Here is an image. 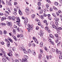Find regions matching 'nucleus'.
<instances>
[{
  "instance_id": "nucleus-23",
  "label": "nucleus",
  "mask_w": 62,
  "mask_h": 62,
  "mask_svg": "<svg viewBox=\"0 0 62 62\" xmlns=\"http://www.w3.org/2000/svg\"><path fill=\"white\" fill-rule=\"evenodd\" d=\"M44 48L45 50H46V51L47 52H48V49L47 48L46 46L44 47Z\"/></svg>"
},
{
  "instance_id": "nucleus-38",
  "label": "nucleus",
  "mask_w": 62,
  "mask_h": 62,
  "mask_svg": "<svg viewBox=\"0 0 62 62\" xmlns=\"http://www.w3.org/2000/svg\"><path fill=\"white\" fill-rule=\"evenodd\" d=\"M43 32L42 31V30H41L40 31V34H42V35H43Z\"/></svg>"
},
{
  "instance_id": "nucleus-5",
  "label": "nucleus",
  "mask_w": 62,
  "mask_h": 62,
  "mask_svg": "<svg viewBox=\"0 0 62 62\" xmlns=\"http://www.w3.org/2000/svg\"><path fill=\"white\" fill-rule=\"evenodd\" d=\"M7 24L9 26H12V24L11 22H8L7 23Z\"/></svg>"
},
{
  "instance_id": "nucleus-21",
  "label": "nucleus",
  "mask_w": 62,
  "mask_h": 62,
  "mask_svg": "<svg viewBox=\"0 0 62 62\" xmlns=\"http://www.w3.org/2000/svg\"><path fill=\"white\" fill-rule=\"evenodd\" d=\"M34 41L36 42V43H37V44H38V43H39V41H38L37 40V39L34 40Z\"/></svg>"
},
{
  "instance_id": "nucleus-8",
  "label": "nucleus",
  "mask_w": 62,
  "mask_h": 62,
  "mask_svg": "<svg viewBox=\"0 0 62 62\" xmlns=\"http://www.w3.org/2000/svg\"><path fill=\"white\" fill-rule=\"evenodd\" d=\"M54 20L56 21L57 22H59V19L57 17H55L54 18Z\"/></svg>"
},
{
  "instance_id": "nucleus-46",
  "label": "nucleus",
  "mask_w": 62,
  "mask_h": 62,
  "mask_svg": "<svg viewBox=\"0 0 62 62\" xmlns=\"http://www.w3.org/2000/svg\"><path fill=\"white\" fill-rule=\"evenodd\" d=\"M49 56H48V55H47L46 56V58L48 60H49Z\"/></svg>"
},
{
  "instance_id": "nucleus-13",
  "label": "nucleus",
  "mask_w": 62,
  "mask_h": 62,
  "mask_svg": "<svg viewBox=\"0 0 62 62\" xmlns=\"http://www.w3.org/2000/svg\"><path fill=\"white\" fill-rule=\"evenodd\" d=\"M2 61L3 62H6L7 61V59L5 58H3L2 59Z\"/></svg>"
},
{
  "instance_id": "nucleus-44",
  "label": "nucleus",
  "mask_w": 62,
  "mask_h": 62,
  "mask_svg": "<svg viewBox=\"0 0 62 62\" xmlns=\"http://www.w3.org/2000/svg\"><path fill=\"white\" fill-rule=\"evenodd\" d=\"M32 44V43L31 42H30L28 44V45L29 47H30L31 46Z\"/></svg>"
},
{
  "instance_id": "nucleus-63",
  "label": "nucleus",
  "mask_w": 62,
  "mask_h": 62,
  "mask_svg": "<svg viewBox=\"0 0 62 62\" xmlns=\"http://www.w3.org/2000/svg\"><path fill=\"white\" fill-rule=\"evenodd\" d=\"M17 4V2H15L14 3V5L15 6Z\"/></svg>"
},
{
  "instance_id": "nucleus-48",
  "label": "nucleus",
  "mask_w": 62,
  "mask_h": 62,
  "mask_svg": "<svg viewBox=\"0 0 62 62\" xmlns=\"http://www.w3.org/2000/svg\"><path fill=\"white\" fill-rule=\"evenodd\" d=\"M4 15L5 16H6V17H8V14L7 13L4 14Z\"/></svg>"
},
{
  "instance_id": "nucleus-49",
  "label": "nucleus",
  "mask_w": 62,
  "mask_h": 62,
  "mask_svg": "<svg viewBox=\"0 0 62 62\" xmlns=\"http://www.w3.org/2000/svg\"><path fill=\"white\" fill-rule=\"evenodd\" d=\"M58 41H58V39H56L55 40V42H56V43H57Z\"/></svg>"
},
{
  "instance_id": "nucleus-39",
  "label": "nucleus",
  "mask_w": 62,
  "mask_h": 62,
  "mask_svg": "<svg viewBox=\"0 0 62 62\" xmlns=\"http://www.w3.org/2000/svg\"><path fill=\"white\" fill-rule=\"evenodd\" d=\"M17 24L19 26V27L21 26H22V25H21V24L19 23H17Z\"/></svg>"
},
{
  "instance_id": "nucleus-36",
  "label": "nucleus",
  "mask_w": 62,
  "mask_h": 62,
  "mask_svg": "<svg viewBox=\"0 0 62 62\" xmlns=\"http://www.w3.org/2000/svg\"><path fill=\"white\" fill-rule=\"evenodd\" d=\"M42 56L41 55V54H40L39 55V58H41V57Z\"/></svg>"
},
{
  "instance_id": "nucleus-41",
  "label": "nucleus",
  "mask_w": 62,
  "mask_h": 62,
  "mask_svg": "<svg viewBox=\"0 0 62 62\" xmlns=\"http://www.w3.org/2000/svg\"><path fill=\"white\" fill-rule=\"evenodd\" d=\"M57 28L59 30H62V28H61V27H57Z\"/></svg>"
},
{
  "instance_id": "nucleus-2",
  "label": "nucleus",
  "mask_w": 62,
  "mask_h": 62,
  "mask_svg": "<svg viewBox=\"0 0 62 62\" xmlns=\"http://www.w3.org/2000/svg\"><path fill=\"white\" fill-rule=\"evenodd\" d=\"M56 53L57 54H62V52L60 51H59L57 48H56L55 50Z\"/></svg>"
},
{
  "instance_id": "nucleus-42",
  "label": "nucleus",
  "mask_w": 62,
  "mask_h": 62,
  "mask_svg": "<svg viewBox=\"0 0 62 62\" xmlns=\"http://www.w3.org/2000/svg\"><path fill=\"white\" fill-rule=\"evenodd\" d=\"M28 53H29V54H30L31 53V51L30 50V49H29L28 50Z\"/></svg>"
},
{
  "instance_id": "nucleus-4",
  "label": "nucleus",
  "mask_w": 62,
  "mask_h": 62,
  "mask_svg": "<svg viewBox=\"0 0 62 62\" xmlns=\"http://www.w3.org/2000/svg\"><path fill=\"white\" fill-rule=\"evenodd\" d=\"M28 22V18L26 17L24 21V23H25V25H26L27 24V23Z\"/></svg>"
},
{
  "instance_id": "nucleus-50",
  "label": "nucleus",
  "mask_w": 62,
  "mask_h": 62,
  "mask_svg": "<svg viewBox=\"0 0 62 62\" xmlns=\"http://www.w3.org/2000/svg\"><path fill=\"white\" fill-rule=\"evenodd\" d=\"M7 31L5 30H4V34H7Z\"/></svg>"
},
{
  "instance_id": "nucleus-28",
  "label": "nucleus",
  "mask_w": 62,
  "mask_h": 62,
  "mask_svg": "<svg viewBox=\"0 0 62 62\" xmlns=\"http://www.w3.org/2000/svg\"><path fill=\"white\" fill-rule=\"evenodd\" d=\"M13 33L15 34V35L16 34V31L14 29L13 30Z\"/></svg>"
},
{
  "instance_id": "nucleus-11",
  "label": "nucleus",
  "mask_w": 62,
  "mask_h": 62,
  "mask_svg": "<svg viewBox=\"0 0 62 62\" xmlns=\"http://www.w3.org/2000/svg\"><path fill=\"white\" fill-rule=\"evenodd\" d=\"M31 53L34 54V55H36V53H35V51L34 50H32L31 51Z\"/></svg>"
},
{
  "instance_id": "nucleus-64",
  "label": "nucleus",
  "mask_w": 62,
  "mask_h": 62,
  "mask_svg": "<svg viewBox=\"0 0 62 62\" xmlns=\"http://www.w3.org/2000/svg\"><path fill=\"white\" fill-rule=\"evenodd\" d=\"M10 44V42L9 41H8L7 43V45Z\"/></svg>"
},
{
  "instance_id": "nucleus-32",
  "label": "nucleus",
  "mask_w": 62,
  "mask_h": 62,
  "mask_svg": "<svg viewBox=\"0 0 62 62\" xmlns=\"http://www.w3.org/2000/svg\"><path fill=\"white\" fill-rule=\"evenodd\" d=\"M59 57L60 59H62V56L61 55H60L59 56Z\"/></svg>"
},
{
  "instance_id": "nucleus-6",
  "label": "nucleus",
  "mask_w": 62,
  "mask_h": 62,
  "mask_svg": "<svg viewBox=\"0 0 62 62\" xmlns=\"http://www.w3.org/2000/svg\"><path fill=\"white\" fill-rule=\"evenodd\" d=\"M28 27L30 28H31V30H33V26H30V24H28Z\"/></svg>"
},
{
  "instance_id": "nucleus-59",
  "label": "nucleus",
  "mask_w": 62,
  "mask_h": 62,
  "mask_svg": "<svg viewBox=\"0 0 62 62\" xmlns=\"http://www.w3.org/2000/svg\"><path fill=\"white\" fill-rule=\"evenodd\" d=\"M44 23H46L47 22V21L46 20H44Z\"/></svg>"
},
{
  "instance_id": "nucleus-18",
  "label": "nucleus",
  "mask_w": 62,
  "mask_h": 62,
  "mask_svg": "<svg viewBox=\"0 0 62 62\" xmlns=\"http://www.w3.org/2000/svg\"><path fill=\"white\" fill-rule=\"evenodd\" d=\"M8 39L9 40H10V41L11 42H13V41L12 40V39H10V38H8Z\"/></svg>"
},
{
  "instance_id": "nucleus-7",
  "label": "nucleus",
  "mask_w": 62,
  "mask_h": 62,
  "mask_svg": "<svg viewBox=\"0 0 62 62\" xmlns=\"http://www.w3.org/2000/svg\"><path fill=\"white\" fill-rule=\"evenodd\" d=\"M16 19L17 20V21H16L17 23H19L20 22V19L19 18L16 17Z\"/></svg>"
},
{
  "instance_id": "nucleus-57",
  "label": "nucleus",
  "mask_w": 62,
  "mask_h": 62,
  "mask_svg": "<svg viewBox=\"0 0 62 62\" xmlns=\"http://www.w3.org/2000/svg\"><path fill=\"white\" fill-rule=\"evenodd\" d=\"M38 24L39 25V26H40V25H41V23L39 22H38Z\"/></svg>"
},
{
  "instance_id": "nucleus-14",
  "label": "nucleus",
  "mask_w": 62,
  "mask_h": 62,
  "mask_svg": "<svg viewBox=\"0 0 62 62\" xmlns=\"http://www.w3.org/2000/svg\"><path fill=\"white\" fill-rule=\"evenodd\" d=\"M18 12L19 14L20 15H23V13H22V12L21 11V10H19V11H18Z\"/></svg>"
},
{
  "instance_id": "nucleus-17",
  "label": "nucleus",
  "mask_w": 62,
  "mask_h": 62,
  "mask_svg": "<svg viewBox=\"0 0 62 62\" xmlns=\"http://www.w3.org/2000/svg\"><path fill=\"white\" fill-rule=\"evenodd\" d=\"M54 36L55 37H57V38L58 39H59L60 38L58 37V34H55L54 35Z\"/></svg>"
},
{
  "instance_id": "nucleus-31",
  "label": "nucleus",
  "mask_w": 62,
  "mask_h": 62,
  "mask_svg": "<svg viewBox=\"0 0 62 62\" xmlns=\"http://www.w3.org/2000/svg\"><path fill=\"white\" fill-rule=\"evenodd\" d=\"M41 4L40 2H39L38 3V5L39 6H41Z\"/></svg>"
},
{
  "instance_id": "nucleus-15",
  "label": "nucleus",
  "mask_w": 62,
  "mask_h": 62,
  "mask_svg": "<svg viewBox=\"0 0 62 62\" xmlns=\"http://www.w3.org/2000/svg\"><path fill=\"white\" fill-rule=\"evenodd\" d=\"M44 16L43 15H41V16L39 15V17L40 18H41L43 20L44 19V17H43Z\"/></svg>"
},
{
  "instance_id": "nucleus-22",
  "label": "nucleus",
  "mask_w": 62,
  "mask_h": 62,
  "mask_svg": "<svg viewBox=\"0 0 62 62\" xmlns=\"http://www.w3.org/2000/svg\"><path fill=\"white\" fill-rule=\"evenodd\" d=\"M43 13V10L42 9H41L40 10V14H42Z\"/></svg>"
},
{
  "instance_id": "nucleus-3",
  "label": "nucleus",
  "mask_w": 62,
  "mask_h": 62,
  "mask_svg": "<svg viewBox=\"0 0 62 62\" xmlns=\"http://www.w3.org/2000/svg\"><path fill=\"white\" fill-rule=\"evenodd\" d=\"M20 49H21V50L22 51H23V52L25 53V54H26L27 53V51H25V49L23 47H21Z\"/></svg>"
},
{
  "instance_id": "nucleus-1",
  "label": "nucleus",
  "mask_w": 62,
  "mask_h": 62,
  "mask_svg": "<svg viewBox=\"0 0 62 62\" xmlns=\"http://www.w3.org/2000/svg\"><path fill=\"white\" fill-rule=\"evenodd\" d=\"M24 59H23L22 60H20V61L21 62H27V59L28 58V57L26 56H24Z\"/></svg>"
},
{
  "instance_id": "nucleus-53",
  "label": "nucleus",
  "mask_w": 62,
  "mask_h": 62,
  "mask_svg": "<svg viewBox=\"0 0 62 62\" xmlns=\"http://www.w3.org/2000/svg\"><path fill=\"white\" fill-rule=\"evenodd\" d=\"M50 43L51 44H53V45L54 44V43L53 41H51V42H50Z\"/></svg>"
},
{
  "instance_id": "nucleus-25",
  "label": "nucleus",
  "mask_w": 62,
  "mask_h": 62,
  "mask_svg": "<svg viewBox=\"0 0 62 62\" xmlns=\"http://www.w3.org/2000/svg\"><path fill=\"white\" fill-rule=\"evenodd\" d=\"M6 59H7L8 60V61H10V58H9V57H8L7 56L6 57Z\"/></svg>"
},
{
  "instance_id": "nucleus-19",
  "label": "nucleus",
  "mask_w": 62,
  "mask_h": 62,
  "mask_svg": "<svg viewBox=\"0 0 62 62\" xmlns=\"http://www.w3.org/2000/svg\"><path fill=\"white\" fill-rule=\"evenodd\" d=\"M45 30H46L47 31L48 30H49V27L48 26H46L45 27Z\"/></svg>"
},
{
  "instance_id": "nucleus-33",
  "label": "nucleus",
  "mask_w": 62,
  "mask_h": 62,
  "mask_svg": "<svg viewBox=\"0 0 62 62\" xmlns=\"http://www.w3.org/2000/svg\"><path fill=\"white\" fill-rule=\"evenodd\" d=\"M40 52L41 54H42L43 53V50L42 49H41L40 50Z\"/></svg>"
},
{
  "instance_id": "nucleus-55",
  "label": "nucleus",
  "mask_w": 62,
  "mask_h": 62,
  "mask_svg": "<svg viewBox=\"0 0 62 62\" xmlns=\"http://www.w3.org/2000/svg\"><path fill=\"white\" fill-rule=\"evenodd\" d=\"M14 10L16 12H17V9L16 8H15L14 9Z\"/></svg>"
},
{
  "instance_id": "nucleus-37",
  "label": "nucleus",
  "mask_w": 62,
  "mask_h": 62,
  "mask_svg": "<svg viewBox=\"0 0 62 62\" xmlns=\"http://www.w3.org/2000/svg\"><path fill=\"white\" fill-rule=\"evenodd\" d=\"M53 9H55V10H58V9L56 8L55 7H53Z\"/></svg>"
},
{
  "instance_id": "nucleus-35",
  "label": "nucleus",
  "mask_w": 62,
  "mask_h": 62,
  "mask_svg": "<svg viewBox=\"0 0 62 62\" xmlns=\"http://www.w3.org/2000/svg\"><path fill=\"white\" fill-rule=\"evenodd\" d=\"M61 43V42H59V43H58L57 44V46H60Z\"/></svg>"
},
{
  "instance_id": "nucleus-61",
  "label": "nucleus",
  "mask_w": 62,
  "mask_h": 62,
  "mask_svg": "<svg viewBox=\"0 0 62 62\" xmlns=\"http://www.w3.org/2000/svg\"><path fill=\"white\" fill-rule=\"evenodd\" d=\"M48 19L50 20H52V18L51 17H48Z\"/></svg>"
},
{
  "instance_id": "nucleus-45",
  "label": "nucleus",
  "mask_w": 62,
  "mask_h": 62,
  "mask_svg": "<svg viewBox=\"0 0 62 62\" xmlns=\"http://www.w3.org/2000/svg\"><path fill=\"white\" fill-rule=\"evenodd\" d=\"M12 19L13 20H15V17L14 16H12Z\"/></svg>"
},
{
  "instance_id": "nucleus-62",
  "label": "nucleus",
  "mask_w": 62,
  "mask_h": 62,
  "mask_svg": "<svg viewBox=\"0 0 62 62\" xmlns=\"http://www.w3.org/2000/svg\"><path fill=\"white\" fill-rule=\"evenodd\" d=\"M39 29V27L37 26L36 27V30H38Z\"/></svg>"
},
{
  "instance_id": "nucleus-58",
  "label": "nucleus",
  "mask_w": 62,
  "mask_h": 62,
  "mask_svg": "<svg viewBox=\"0 0 62 62\" xmlns=\"http://www.w3.org/2000/svg\"><path fill=\"white\" fill-rule=\"evenodd\" d=\"M0 15H1V16H3L4 15V14L2 13H0Z\"/></svg>"
},
{
  "instance_id": "nucleus-12",
  "label": "nucleus",
  "mask_w": 62,
  "mask_h": 62,
  "mask_svg": "<svg viewBox=\"0 0 62 62\" xmlns=\"http://www.w3.org/2000/svg\"><path fill=\"white\" fill-rule=\"evenodd\" d=\"M43 42H41L40 44V46L41 47H42L43 46Z\"/></svg>"
},
{
  "instance_id": "nucleus-51",
  "label": "nucleus",
  "mask_w": 62,
  "mask_h": 62,
  "mask_svg": "<svg viewBox=\"0 0 62 62\" xmlns=\"http://www.w3.org/2000/svg\"><path fill=\"white\" fill-rule=\"evenodd\" d=\"M46 7L47 8H48L49 7V4H46Z\"/></svg>"
},
{
  "instance_id": "nucleus-30",
  "label": "nucleus",
  "mask_w": 62,
  "mask_h": 62,
  "mask_svg": "<svg viewBox=\"0 0 62 62\" xmlns=\"http://www.w3.org/2000/svg\"><path fill=\"white\" fill-rule=\"evenodd\" d=\"M20 37L21 38V39H23V35H22V34H20Z\"/></svg>"
},
{
  "instance_id": "nucleus-60",
  "label": "nucleus",
  "mask_w": 62,
  "mask_h": 62,
  "mask_svg": "<svg viewBox=\"0 0 62 62\" xmlns=\"http://www.w3.org/2000/svg\"><path fill=\"white\" fill-rule=\"evenodd\" d=\"M49 59H52V56L51 55H49Z\"/></svg>"
},
{
  "instance_id": "nucleus-47",
  "label": "nucleus",
  "mask_w": 62,
  "mask_h": 62,
  "mask_svg": "<svg viewBox=\"0 0 62 62\" xmlns=\"http://www.w3.org/2000/svg\"><path fill=\"white\" fill-rule=\"evenodd\" d=\"M51 49L52 50V52H55V51L54 49L52 48V49Z\"/></svg>"
},
{
  "instance_id": "nucleus-24",
  "label": "nucleus",
  "mask_w": 62,
  "mask_h": 62,
  "mask_svg": "<svg viewBox=\"0 0 62 62\" xmlns=\"http://www.w3.org/2000/svg\"><path fill=\"white\" fill-rule=\"evenodd\" d=\"M50 24L51 25H53L54 24V22L53 21H51L50 22Z\"/></svg>"
},
{
  "instance_id": "nucleus-34",
  "label": "nucleus",
  "mask_w": 62,
  "mask_h": 62,
  "mask_svg": "<svg viewBox=\"0 0 62 62\" xmlns=\"http://www.w3.org/2000/svg\"><path fill=\"white\" fill-rule=\"evenodd\" d=\"M37 9L38 10H40V9H41V7L40 6H38L37 7Z\"/></svg>"
},
{
  "instance_id": "nucleus-20",
  "label": "nucleus",
  "mask_w": 62,
  "mask_h": 62,
  "mask_svg": "<svg viewBox=\"0 0 62 62\" xmlns=\"http://www.w3.org/2000/svg\"><path fill=\"white\" fill-rule=\"evenodd\" d=\"M31 16L32 19H34V18L35 17V15L34 14L32 15Z\"/></svg>"
},
{
  "instance_id": "nucleus-56",
  "label": "nucleus",
  "mask_w": 62,
  "mask_h": 62,
  "mask_svg": "<svg viewBox=\"0 0 62 62\" xmlns=\"http://www.w3.org/2000/svg\"><path fill=\"white\" fill-rule=\"evenodd\" d=\"M26 10L28 11H29V9L28 8H26Z\"/></svg>"
},
{
  "instance_id": "nucleus-29",
  "label": "nucleus",
  "mask_w": 62,
  "mask_h": 62,
  "mask_svg": "<svg viewBox=\"0 0 62 62\" xmlns=\"http://www.w3.org/2000/svg\"><path fill=\"white\" fill-rule=\"evenodd\" d=\"M15 55L17 57V58H18V57H19V55L18 54H16Z\"/></svg>"
},
{
  "instance_id": "nucleus-43",
  "label": "nucleus",
  "mask_w": 62,
  "mask_h": 62,
  "mask_svg": "<svg viewBox=\"0 0 62 62\" xmlns=\"http://www.w3.org/2000/svg\"><path fill=\"white\" fill-rule=\"evenodd\" d=\"M13 39H14L15 40V41H17V40L16 39V37L15 36L14 37H13Z\"/></svg>"
},
{
  "instance_id": "nucleus-27",
  "label": "nucleus",
  "mask_w": 62,
  "mask_h": 62,
  "mask_svg": "<svg viewBox=\"0 0 62 62\" xmlns=\"http://www.w3.org/2000/svg\"><path fill=\"white\" fill-rule=\"evenodd\" d=\"M54 4L56 6H58V3L56 2H55L54 3Z\"/></svg>"
},
{
  "instance_id": "nucleus-40",
  "label": "nucleus",
  "mask_w": 62,
  "mask_h": 62,
  "mask_svg": "<svg viewBox=\"0 0 62 62\" xmlns=\"http://www.w3.org/2000/svg\"><path fill=\"white\" fill-rule=\"evenodd\" d=\"M15 61L16 62H20V60L19 61V60L16 59H15Z\"/></svg>"
},
{
  "instance_id": "nucleus-9",
  "label": "nucleus",
  "mask_w": 62,
  "mask_h": 62,
  "mask_svg": "<svg viewBox=\"0 0 62 62\" xmlns=\"http://www.w3.org/2000/svg\"><path fill=\"white\" fill-rule=\"evenodd\" d=\"M52 27L53 28H54L55 29H58V28H57V27L56 26H55V25L54 24L52 25Z\"/></svg>"
},
{
  "instance_id": "nucleus-10",
  "label": "nucleus",
  "mask_w": 62,
  "mask_h": 62,
  "mask_svg": "<svg viewBox=\"0 0 62 62\" xmlns=\"http://www.w3.org/2000/svg\"><path fill=\"white\" fill-rule=\"evenodd\" d=\"M6 17L4 16L3 17H2V18H1V21H3L4 20H6Z\"/></svg>"
},
{
  "instance_id": "nucleus-26",
  "label": "nucleus",
  "mask_w": 62,
  "mask_h": 62,
  "mask_svg": "<svg viewBox=\"0 0 62 62\" xmlns=\"http://www.w3.org/2000/svg\"><path fill=\"white\" fill-rule=\"evenodd\" d=\"M52 15L53 16H54V17H56V15L55 13H52Z\"/></svg>"
},
{
  "instance_id": "nucleus-54",
  "label": "nucleus",
  "mask_w": 62,
  "mask_h": 62,
  "mask_svg": "<svg viewBox=\"0 0 62 62\" xmlns=\"http://www.w3.org/2000/svg\"><path fill=\"white\" fill-rule=\"evenodd\" d=\"M0 44H2V45H4V42H0Z\"/></svg>"
},
{
  "instance_id": "nucleus-52",
  "label": "nucleus",
  "mask_w": 62,
  "mask_h": 62,
  "mask_svg": "<svg viewBox=\"0 0 62 62\" xmlns=\"http://www.w3.org/2000/svg\"><path fill=\"white\" fill-rule=\"evenodd\" d=\"M46 1H47V2H48V3H51V1H50V0H46Z\"/></svg>"
},
{
  "instance_id": "nucleus-16",
  "label": "nucleus",
  "mask_w": 62,
  "mask_h": 62,
  "mask_svg": "<svg viewBox=\"0 0 62 62\" xmlns=\"http://www.w3.org/2000/svg\"><path fill=\"white\" fill-rule=\"evenodd\" d=\"M8 55H9V56H12L13 55H12V54L11 52H9L8 54Z\"/></svg>"
}]
</instances>
